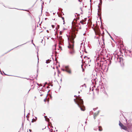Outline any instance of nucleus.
<instances>
[{
	"label": "nucleus",
	"instance_id": "nucleus-2",
	"mask_svg": "<svg viewBox=\"0 0 132 132\" xmlns=\"http://www.w3.org/2000/svg\"><path fill=\"white\" fill-rule=\"evenodd\" d=\"M74 101L82 111H84L85 110V108L83 105V101L82 99L80 98H76V99H74Z\"/></svg>",
	"mask_w": 132,
	"mask_h": 132
},
{
	"label": "nucleus",
	"instance_id": "nucleus-9",
	"mask_svg": "<svg viewBox=\"0 0 132 132\" xmlns=\"http://www.w3.org/2000/svg\"><path fill=\"white\" fill-rule=\"evenodd\" d=\"M37 120V118L36 117L35 118V119L33 118L32 119V120L31 121V122H35L36 121V120Z\"/></svg>",
	"mask_w": 132,
	"mask_h": 132
},
{
	"label": "nucleus",
	"instance_id": "nucleus-17",
	"mask_svg": "<svg viewBox=\"0 0 132 132\" xmlns=\"http://www.w3.org/2000/svg\"><path fill=\"white\" fill-rule=\"evenodd\" d=\"M29 131H30V132H31V129H29Z\"/></svg>",
	"mask_w": 132,
	"mask_h": 132
},
{
	"label": "nucleus",
	"instance_id": "nucleus-3",
	"mask_svg": "<svg viewBox=\"0 0 132 132\" xmlns=\"http://www.w3.org/2000/svg\"><path fill=\"white\" fill-rule=\"evenodd\" d=\"M119 125L122 129L126 131L128 128H129L131 127V126L130 125H127V126H125L120 121L119 122Z\"/></svg>",
	"mask_w": 132,
	"mask_h": 132
},
{
	"label": "nucleus",
	"instance_id": "nucleus-8",
	"mask_svg": "<svg viewBox=\"0 0 132 132\" xmlns=\"http://www.w3.org/2000/svg\"><path fill=\"white\" fill-rule=\"evenodd\" d=\"M98 130L100 131H101L103 130V129L101 126L98 127Z\"/></svg>",
	"mask_w": 132,
	"mask_h": 132
},
{
	"label": "nucleus",
	"instance_id": "nucleus-1",
	"mask_svg": "<svg viewBox=\"0 0 132 132\" xmlns=\"http://www.w3.org/2000/svg\"><path fill=\"white\" fill-rule=\"evenodd\" d=\"M73 33L70 36L68 39L72 44V45L70 44L68 46L69 48H71V50L69 52L72 55L74 54L75 53V51L73 49L74 44L75 42L74 39L76 37V33H77L78 31V26L76 25H73L72 28Z\"/></svg>",
	"mask_w": 132,
	"mask_h": 132
},
{
	"label": "nucleus",
	"instance_id": "nucleus-7",
	"mask_svg": "<svg viewBox=\"0 0 132 132\" xmlns=\"http://www.w3.org/2000/svg\"><path fill=\"white\" fill-rule=\"evenodd\" d=\"M119 61L120 63H122L123 62V59L122 58L120 57L119 59Z\"/></svg>",
	"mask_w": 132,
	"mask_h": 132
},
{
	"label": "nucleus",
	"instance_id": "nucleus-6",
	"mask_svg": "<svg viewBox=\"0 0 132 132\" xmlns=\"http://www.w3.org/2000/svg\"><path fill=\"white\" fill-rule=\"evenodd\" d=\"M100 112V111L98 110L97 112L95 113H94V117L95 119L96 118L97 116L98 115Z\"/></svg>",
	"mask_w": 132,
	"mask_h": 132
},
{
	"label": "nucleus",
	"instance_id": "nucleus-14",
	"mask_svg": "<svg viewBox=\"0 0 132 132\" xmlns=\"http://www.w3.org/2000/svg\"><path fill=\"white\" fill-rule=\"evenodd\" d=\"M44 102H46V98H45L44 100Z\"/></svg>",
	"mask_w": 132,
	"mask_h": 132
},
{
	"label": "nucleus",
	"instance_id": "nucleus-15",
	"mask_svg": "<svg viewBox=\"0 0 132 132\" xmlns=\"http://www.w3.org/2000/svg\"><path fill=\"white\" fill-rule=\"evenodd\" d=\"M59 48H61V50H62V47H61L60 46H59Z\"/></svg>",
	"mask_w": 132,
	"mask_h": 132
},
{
	"label": "nucleus",
	"instance_id": "nucleus-19",
	"mask_svg": "<svg viewBox=\"0 0 132 132\" xmlns=\"http://www.w3.org/2000/svg\"><path fill=\"white\" fill-rule=\"evenodd\" d=\"M84 71V69H83L82 70V71L83 72Z\"/></svg>",
	"mask_w": 132,
	"mask_h": 132
},
{
	"label": "nucleus",
	"instance_id": "nucleus-16",
	"mask_svg": "<svg viewBox=\"0 0 132 132\" xmlns=\"http://www.w3.org/2000/svg\"><path fill=\"white\" fill-rule=\"evenodd\" d=\"M81 21H82L83 22L85 21L84 20H81Z\"/></svg>",
	"mask_w": 132,
	"mask_h": 132
},
{
	"label": "nucleus",
	"instance_id": "nucleus-11",
	"mask_svg": "<svg viewBox=\"0 0 132 132\" xmlns=\"http://www.w3.org/2000/svg\"><path fill=\"white\" fill-rule=\"evenodd\" d=\"M80 23H81V24H84V22H83L82 21H81L80 22Z\"/></svg>",
	"mask_w": 132,
	"mask_h": 132
},
{
	"label": "nucleus",
	"instance_id": "nucleus-12",
	"mask_svg": "<svg viewBox=\"0 0 132 132\" xmlns=\"http://www.w3.org/2000/svg\"><path fill=\"white\" fill-rule=\"evenodd\" d=\"M104 32H103V33L102 34V36H104Z\"/></svg>",
	"mask_w": 132,
	"mask_h": 132
},
{
	"label": "nucleus",
	"instance_id": "nucleus-13",
	"mask_svg": "<svg viewBox=\"0 0 132 132\" xmlns=\"http://www.w3.org/2000/svg\"><path fill=\"white\" fill-rule=\"evenodd\" d=\"M52 27L53 28H54V27H55V26H54V25H52Z\"/></svg>",
	"mask_w": 132,
	"mask_h": 132
},
{
	"label": "nucleus",
	"instance_id": "nucleus-5",
	"mask_svg": "<svg viewBox=\"0 0 132 132\" xmlns=\"http://www.w3.org/2000/svg\"><path fill=\"white\" fill-rule=\"evenodd\" d=\"M65 71L68 73L71 74V69L68 67L66 66L65 67Z\"/></svg>",
	"mask_w": 132,
	"mask_h": 132
},
{
	"label": "nucleus",
	"instance_id": "nucleus-10",
	"mask_svg": "<svg viewBox=\"0 0 132 132\" xmlns=\"http://www.w3.org/2000/svg\"><path fill=\"white\" fill-rule=\"evenodd\" d=\"M62 19V20H63V21L64 22V18L63 17H61Z\"/></svg>",
	"mask_w": 132,
	"mask_h": 132
},
{
	"label": "nucleus",
	"instance_id": "nucleus-4",
	"mask_svg": "<svg viewBox=\"0 0 132 132\" xmlns=\"http://www.w3.org/2000/svg\"><path fill=\"white\" fill-rule=\"evenodd\" d=\"M94 29L96 35H98L100 36L101 34L99 28L97 27H95Z\"/></svg>",
	"mask_w": 132,
	"mask_h": 132
},
{
	"label": "nucleus",
	"instance_id": "nucleus-18",
	"mask_svg": "<svg viewBox=\"0 0 132 132\" xmlns=\"http://www.w3.org/2000/svg\"><path fill=\"white\" fill-rule=\"evenodd\" d=\"M55 75V72L54 71V75Z\"/></svg>",
	"mask_w": 132,
	"mask_h": 132
}]
</instances>
